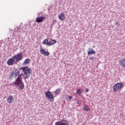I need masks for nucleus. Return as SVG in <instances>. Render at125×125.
I'll return each instance as SVG.
<instances>
[{
    "label": "nucleus",
    "instance_id": "nucleus-1",
    "mask_svg": "<svg viewBox=\"0 0 125 125\" xmlns=\"http://www.w3.org/2000/svg\"><path fill=\"white\" fill-rule=\"evenodd\" d=\"M20 69L22 70L25 79H28V78H30V76H31V74H32L31 68H29L28 66H25L21 67Z\"/></svg>",
    "mask_w": 125,
    "mask_h": 125
},
{
    "label": "nucleus",
    "instance_id": "nucleus-2",
    "mask_svg": "<svg viewBox=\"0 0 125 125\" xmlns=\"http://www.w3.org/2000/svg\"><path fill=\"white\" fill-rule=\"evenodd\" d=\"M124 87V84L123 83H117L113 86V91L115 92H118L122 90V88Z\"/></svg>",
    "mask_w": 125,
    "mask_h": 125
},
{
    "label": "nucleus",
    "instance_id": "nucleus-3",
    "mask_svg": "<svg viewBox=\"0 0 125 125\" xmlns=\"http://www.w3.org/2000/svg\"><path fill=\"white\" fill-rule=\"evenodd\" d=\"M45 97L47 99H48V100H50V101H51L52 100H54V97H53V95L52 93H51V92L50 91H46L45 93Z\"/></svg>",
    "mask_w": 125,
    "mask_h": 125
},
{
    "label": "nucleus",
    "instance_id": "nucleus-4",
    "mask_svg": "<svg viewBox=\"0 0 125 125\" xmlns=\"http://www.w3.org/2000/svg\"><path fill=\"white\" fill-rule=\"evenodd\" d=\"M13 58L16 62H19V61L22 60V58H23V54L22 53H19L13 56Z\"/></svg>",
    "mask_w": 125,
    "mask_h": 125
},
{
    "label": "nucleus",
    "instance_id": "nucleus-5",
    "mask_svg": "<svg viewBox=\"0 0 125 125\" xmlns=\"http://www.w3.org/2000/svg\"><path fill=\"white\" fill-rule=\"evenodd\" d=\"M22 83L23 81H22V75H20L16 79L15 82L13 83H14L15 85H19V84Z\"/></svg>",
    "mask_w": 125,
    "mask_h": 125
},
{
    "label": "nucleus",
    "instance_id": "nucleus-6",
    "mask_svg": "<svg viewBox=\"0 0 125 125\" xmlns=\"http://www.w3.org/2000/svg\"><path fill=\"white\" fill-rule=\"evenodd\" d=\"M20 74V71L18 70H14L11 72L10 79H13V78H16L18 77Z\"/></svg>",
    "mask_w": 125,
    "mask_h": 125
},
{
    "label": "nucleus",
    "instance_id": "nucleus-7",
    "mask_svg": "<svg viewBox=\"0 0 125 125\" xmlns=\"http://www.w3.org/2000/svg\"><path fill=\"white\" fill-rule=\"evenodd\" d=\"M15 60H14V58H13V57L12 58L9 59L7 62V64L9 65V66H12V65H14V63H15Z\"/></svg>",
    "mask_w": 125,
    "mask_h": 125
},
{
    "label": "nucleus",
    "instance_id": "nucleus-8",
    "mask_svg": "<svg viewBox=\"0 0 125 125\" xmlns=\"http://www.w3.org/2000/svg\"><path fill=\"white\" fill-rule=\"evenodd\" d=\"M46 18L44 16L37 17L36 19V21L37 23H41V22H42Z\"/></svg>",
    "mask_w": 125,
    "mask_h": 125
},
{
    "label": "nucleus",
    "instance_id": "nucleus-9",
    "mask_svg": "<svg viewBox=\"0 0 125 125\" xmlns=\"http://www.w3.org/2000/svg\"><path fill=\"white\" fill-rule=\"evenodd\" d=\"M40 52L41 54L44 55V56H49V55H50V53H49V52L44 51V50L42 49V48L40 49Z\"/></svg>",
    "mask_w": 125,
    "mask_h": 125
},
{
    "label": "nucleus",
    "instance_id": "nucleus-10",
    "mask_svg": "<svg viewBox=\"0 0 125 125\" xmlns=\"http://www.w3.org/2000/svg\"><path fill=\"white\" fill-rule=\"evenodd\" d=\"M58 18L60 20L63 21L66 19V16L63 13H61L60 15H58Z\"/></svg>",
    "mask_w": 125,
    "mask_h": 125
},
{
    "label": "nucleus",
    "instance_id": "nucleus-11",
    "mask_svg": "<svg viewBox=\"0 0 125 125\" xmlns=\"http://www.w3.org/2000/svg\"><path fill=\"white\" fill-rule=\"evenodd\" d=\"M55 125H70L68 122H57L55 123Z\"/></svg>",
    "mask_w": 125,
    "mask_h": 125
},
{
    "label": "nucleus",
    "instance_id": "nucleus-12",
    "mask_svg": "<svg viewBox=\"0 0 125 125\" xmlns=\"http://www.w3.org/2000/svg\"><path fill=\"white\" fill-rule=\"evenodd\" d=\"M119 64L120 66L125 67V58L122 59L119 61Z\"/></svg>",
    "mask_w": 125,
    "mask_h": 125
},
{
    "label": "nucleus",
    "instance_id": "nucleus-13",
    "mask_svg": "<svg viewBox=\"0 0 125 125\" xmlns=\"http://www.w3.org/2000/svg\"><path fill=\"white\" fill-rule=\"evenodd\" d=\"M13 99L14 98L12 96H9L7 99V102L8 103H9L10 104L12 103V102H13Z\"/></svg>",
    "mask_w": 125,
    "mask_h": 125
},
{
    "label": "nucleus",
    "instance_id": "nucleus-14",
    "mask_svg": "<svg viewBox=\"0 0 125 125\" xmlns=\"http://www.w3.org/2000/svg\"><path fill=\"white\" fill-rule=\"evenodd\" d=\"M89 50L90 51H88L87 52L88 55H90V54H95V53H96V52L93 50V49H90V48H89Z\"/></svg>",
    "mask_w": 125,
    "mask_h": 125
},
{
    "label": "nucleus",
    "instance_id": "nucleus-15",
    "mask_svg": "<svg viewBox=\"0 0 125 125\" xmlns=\"http://www.w3.org/2000/svg\"><path fill=\"white\" fill-rule=\"evenodd\" d=\"M57 42L56 40H54L53 39L50 40L48 43V45H53L54 43H56Z\"/></svg>",
    "mask_w": 125,
    "mask_h": 125
},
{
    "label": "nucleus",
    "instance_id": "nucleus-16",
    "mask_svg": "<svg viewBox=\"0 0 125 125\" xmlns=\"http://www.w3.org/2000/svg\"><path fill=\"white\" fill-rule=\"evenodd\" d=\"M61 91V88H58L54 92V93H55V94L56 95H59V94H60V92Z\"/></svg>",
    "mask_w": 125,
    "mask_h": 125
},
{
    "label": "nucleus",
    "instance_id": "nucleus-17",
    "mask_svg": "<svg viewBox=\"0 0 125 125\" xmlns=\"http://www.w3.org/2000/svg\"><path fill=\"white\" fill-rule=\"evenodd\" d=\"M30 62H31V60H30V59H26L23 63V65H27V64L30 63Z\"/></svg>",
    "mask_w": 125,
    "mask_h": 125
},
{
    "label": "nucleus",
    "instance_id": "nucleus-18",
    "mask_svg": "<svg viewBox=\"0 0 125 125\" xmlns=\"http://www.w3.org/2000/svg\"><path fill=\"white\" fill-rule=\"evenodd\" d=\"M76 92L79 95H81L83 92V91L82 89H78L77 90Z\"/></svg>",
    "mask_w": 125,
    "mask_h": 125
},
{
    "label": "nucleus",
    "instance_id": "nucleus-19",
    "mask_svg": "<svg viewBox=\"0 0 125 125\" xmlns=\"http://www.w3.org/2000/svg\"><path fill=\"white\" fill-rule=\"evenodd\" d=\"M24 83H21L19 85V89L22 90L24 88Z\"/></svg>",
    "mask_w": 125,
    "mask_h": 125
},
{
    "label": "nucleus",
    "instance_id": "nucleus-20",
    "mask_svg": "<svg viewBox=\"0 0 125 125\" xmlns=\"http://www.w3.org/2000/svg\"><path fill=\"white\" fill-rule=\"evenodd\" d=\"M83 109L84 110V111H88L90 110V107H89L87 105H85L83 106Z\"/></svg>",
    "mask_w": 125,
    "mask_h": 125
},
{
    "label": "nucleus",
    "instance_id": "nucleus-21",
    "mask_svg": "<svg viewBox=\"0 0 125 125\" xmlns=\"http://www.w3.org/2000/svg\"><path fill=\"white\" fill-rule=\"evenodd\" d=\"M43 44H48V39H45L44 41L42 42Z\"/></svg>",
    "mask_w": 125,
    "mask_h": 125
},
{
    "label": "nucleus",
    "instance_id": "nucleus-22",
    "mask_svg": "<svg viewBox=\"0 0 125 125\" xmlns=\"http://www.w3.org/2000/svg\"><path fill=\"white\" fill-rule=\"evenodd\" d=\"M72 98L73 97L72 96H68L66 99L67 101H70V100H71V99H72Z\"/></svg>",
    "mask_w": 125,
    "mask_h": 125
},
{
    "label": "nucleus",
    "instance_id": "nucleus-23",
    "mask_svg": "<svg viewBox=\"0 0 125 125\" xmlns=\"http://www.w3.org/2000/svg\"><path fill=\"white\" fill-rule=\"evenodd\" d=\"M90 60H93V59H94V57H91L89 58Z\"/></svg>",
    "mask_w": 125,
    "mask_h": 125
},
{
    "label": "nucleus",
    "instance_id": "nucleus-24",
    "mask_svg": "<svg viewBox=\"0 0 125 125\" xmlns=\"http://www.w3.org/2000/svg\"><path fill=\"white\" fill-rule=\"evenodd\" d=\"M86 92H88L89 90L88 88H86V90H85Z\"/></svg>",
    "mask_w": 125,
    "mask_h": 125
},
{
    "label": "nucleus",
    "instance_id": "nucleus-25",
    "mask_svg": "<svg viewBox=\"0 0 125 125\" xmlns=\"http://www.w3.org/2000/svg\"><path fill=\"white\" fill-rule=\"evenodd\" d=\"M116 25H120V23H119V22H116Z\"/></svg>",
    "mask_w": 125,
    "mask_h": 125
}]
</instances>
